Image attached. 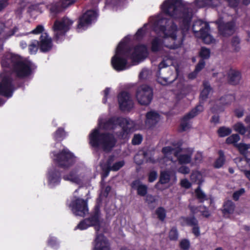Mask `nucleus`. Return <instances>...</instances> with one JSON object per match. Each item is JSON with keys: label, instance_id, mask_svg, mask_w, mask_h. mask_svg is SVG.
<instances>
[{"label": "nucleus", "instance_id": "f257e3e1", "mask_svg": "<svg viewBox=\"0 0 250 250\" xmlns=\"http://www.w3.org/2000/svg\"><path fill=\"white\" fill-rule=\"evenodd\" d=\"M182 5V0H166L161 7L162 12L166 15L180 20L181 35L178 40L177 36L178 28L173 21L170 22V25L167 27L165 25H160L159 28V30L163 33L165 38H170L174 41L172 44L167 45L170 49H177L182 45L186 32L190 27L193 17L192 10L185 7L179 10L178 7Z\"/></svg>", "mask_w": 250, "mask_h": 250}, {"label": "nucleus", "instance_id": "f03ea898", "mask_svg": "<svg viewBox=\"0 0 250 250\" xmlns=\"http://www.w3.org/2000/svg\"><path fill=\"white\" fill-rule=\"evenodd\" d=\"M3 68L1 73L12 75L15 74L19 78L23 79L29 77L32 72L31 62L23 61L21 56L10 53H5L1 60Z\"/></svg>", "mask_w": 250, "mask_h": 250}, {"label": "nucleus", "instance_id": "7ed1b4c3", "mask_svg": "<svg viewBox=\"0 0 250 250\" xmlns=\"http://www.w3.org/2000/svg\"><path fill=\"white\" fill-rule=\"evenodd\" d=\"M116 143L114 134L109 132H101L99 129L95 128L89 134V144L95 149L101 147L104 151L110 152Z\"/></svg>", "mask_w": 250, "mask_h": 250}, {"label": "nucleus", "instance_id": "20e7f679", "mask_svg": "<svg viewBox=\"0 0 250 250\" xmlns=\"http://www.w3.org/2000/svg\"><path fill=\"white\" fill-rule=\"evenodd\" d=\"M131 47L121 41L116 48L115 54L112 57L111 63L117 71H121L127 68V60L129 58Z\"/></svg>", "mask_w": 250, "mask_h": 250}, {"label": "nucleus", "instance_id": "39448f33", "mask_svg": "<svg viewBox=\"0 0 250 250\" xmlns=\"http://www.w3.org/2000/svg\"><path fill=\"white\" fill-rule=\"evenodd\" d=\"M212 88L208 83H204V88L201 91L199 98V104L197 105L188 113L186 114L181 120L180 126L182 131H186L187 129L190 127V125L189 123V120L204 110L203 104L208 98V95Z\"/></svg>", "mask_w": 250, "mask_h": 250}, {"label": "nucleus", "instance_id": "423d86ee", "mask_svg": "<svg viewBox=\"0 0 250 250\" xmlns=\"http://www.w3.org/2000/svg\"><path fill=\"white\" fill-rule=\"evenodd\" d=\"M74 23V21L66 16L60 20H56L54 22L52 29L54 32V38L56 42H61L64 38Z\"/></svg>", "mask_w": 250, "mask_h": 250}, {"label": "nucleus", "instance_id": "0eeeda50", "mask_svg": "<svg viewBox=\"0 0 250 250\" xmlns=\"http://www.w3.org/2000/svg\"><path fill=\"white\" fill-rule=\"evenodd\" d=\"M54 161L58 167L68 168L75 163V156L68 148L65 147L58 153L53 152Z\"/></svg>", "mask_w": 250, "mask_h": 250}, {"label": "nucleus", "instance_id": "6e6552de", "mask_svg": "<svg viewBox=\"0 0 250 250\" xmlns=\"http://www.w3.org/2000/svg\"><path fill=\"white\" fill-rule=\"evenodd\" d=\"M15 90L12 76L5 73L0 74V95L7 98L12 96Z\"/></svg>", "mask_w": 250, "mask_h": 250}, {"label": "nucleus", "instance_id": "1a4fd4ad", "mask_svg": "<svg viewBox=\"0 0 250 250\" xmlns=\"http://www.w3.org/2000/svg\"><path fill=\"white\" fill-rule=\"evenodd\" d=\"M153 95L152 89L146 84L140 86L136 93V97L138 103L144 105H147L151 103Z\"/></svg>", "mask_w": 250, "mask_h": 250}, {"label": "nucleus", "instance_id": "9d476101", "mask_svg": "<svg viewBox=\"0 0 250 250\" xmlns=\"http://www.w3.org/2000/svg\"><path fill=\"white\" fill-rule=\"evenodd\" d=\"M72 211L76 216H84L88 211L87 202L83 199L77 198L72 201L69 205Z\"/></svg>", "mask_w": 250, "mask_h": 250}, {"label": "nucleus", "instance_id": "9b49d317", "mask_svg": "<svg viewBox=\"0 0 250 250\" xmlns=\"http://www.w3.org/2000/svg\"><path fill=\"white\" fill-rule=\"evenodd\" d=\"M119 106L122 111H129L134 105L130 94L125 91H121L117 96Z\"/></svg>", "mask_w": 250, "mask_h": 250}, {"label": "nucleus", "instance_id": "f8f14e48", "mask_svg": "<svg viewBox=\"0 0 250 250\" xmlns=\"http://www.w3.org/2000/svg\"><path fill=\"white\" fill-rule=\"evenodd\" d=\"M147 54V49L146 46L144 44H139L134 46L133 51L131 47L129 58L133 62H139L145 58Z\"/></svg>", "mask_w": 250, "mask_h": 250}, {"label": "nucleus", "instance_id": "ddd939ff", "mask_svg": "<svg viewBox=\"0 0 250 250\" xmlns=\"http://www.w3.org/2000/svg\"><path fill=\"white\" fill-rule=\"evenodd\" d=\"M97 13L94 10H88L81 16L80 17L78 20L77 28H82L89 24H90L92 21L96 19Z\"/></svg>", "mask_w": 250, "mask_h": 250}, {"label": "nucleus", "instance_id": "4468645a", "mask_svg": "<svg viewBox=\"0 0 250 250\" xmlns=\"http://www.w3.org/2000/svg\"><path fill=\"white\" fill-rule=\"evenodd\" d=\"M218 31L224 37H229L234 34L235 31V23L234 21L222 22L218 25Z\"/></svg>", "mask_w": 250, "mask_h": 250}, {"label": "nucleus", "instance_id": "2eb2a0df", "mask_svg": "<svg viewBox=\"0 0 250 250\" xmlns=\"http://www.w3.org/2000/svg\"><path fill=\"white\" fill-rule=\"evenodd\" d=\"M39 49L42 53H46L50 51L53 47L52 39L49 37L46 33L41 34L40 37V41H38Z\"/></svg>", "mask_w": 250, "mask_h": 250}, {"label": "nucleus", "instance_id": "dca6fc26", "mask_svg": "<svg viewBox=\"0 0 250 250\" xmlns=\"http://www.w3.org/2000/svg\"><path fill=\"white\" fill-rule=\"evenodd\" d=\"M126 123V118L122 117L113 116L104 123L103 128L106 130L115 129L117 125H122Z\"/></svg>", "mask_w": 250, "mask_h": 250}, {"label": "nucleus", "instance_id": "f3484780", "mask_svg": "<svg viewBox=\"0 0 250 250\" xmlns=\"http://www.w3.org/2000/svg\"><path fill=\"white\" fill-rule=\"evenodd\" d=\"M101 211L100 207L97 205L94 207L93 211L90 214V216L85 218L87 222L91 226L98 227L100 226Z\"/></svg>", "mask_w": 250, "mask_h": 250}, {"label": "nucleus", "instance_id": "a211bd4d", "mask_svg": "<svg viewBox=\"0 0 250 250\" xmlns=\"http://www.w3.org/2000/svg\"><path fill=\"white\" fill-rule=\"evenodd\" d=\"M95 242V244L93 250H110L108 241L104 234H98Z\"/></svg>", "mask_w": 250, "mask_h": 250}, {"label": "nucleus", "instance_id": "6ab92c4d", "mask_svg": "<svg viewBox=\"0 0 250 250\" xmlns=\"http://www.w3.org/2000/svg\"><path fill=\"white\" fill-rule=\"evenodd\" d=\"M131 188L136 190L138 195L144 197L147 195L148 187L146 185L143 184L142 182L139 180H135L130 184Z\"/></svg>", "mask_w": 250, "mask_h": 250}, {"label": "nucleus", "instance_id": "aec40b11", "mask_svg": "<svg viewBox=\"0 0 250 250\" xmlns=\"http://www.w3.org/2000/svg\"><path fill=\"white\" fill-rule=\"evenodd\" d=\"M47 178L49 185L53 186L59 185L62 179L61 172L55 168L50 169L48 171Z\"/></svg>", "mask_w": 250, "mask_h": 250}, {"label": "nucleus", "instance_id": "412c9836", "mask_svg": "<svg viewBox=\"0 0 250 250\" xmlns=\"http://www.w3.org/2000/svg\"><path fill=\"white\" fill-rule=\"evenodd\" d=\"M146 124L149 127L155 126L160 119V115L156 111H150L146 115Z\"/></svg>", "mask_w": 250, "mask_h": 250}, {"label": "nucleus", "instance_id": "4be33fe9", "mask_svg": "<svg viewBox=\"0 0 250 250\" xmlns=\"http://www.w3.org/2000/svg\"><path fill=\"white\" fill-rule=\"evenodd\" d=\"M52 18H56L57 15L63 11L64 9L60 1L53 2L46 5Z\"/></svg>", "mask_w": 250, "mask_h": 250}, {"label": "nucleus", "instance_id": "5701e85b", "mask_svg": "<svg viewBox=\"0 0 250 250\" xmlns=\"http://www.w3.org/2000/svg\"><path fill=\"white\" fill-rule=\"evenodd\" d=\"M126 123H124L122 125H119L122 127V130L117 133L118 137L124 139L130 131L134 126V122L129 119L126 118Z\"/></svg>", "mask_w": 250, "mask_h": 250}, {"label": "nucleus", "instance_id": "b1692460", "mask_svg": "<svg viewBox=\"0 0 250 250\" xmlns=\"http://www.w3.org/2000/svg\"><path fill=\"white\" fill-rule=\"evenodd\" d=\"M241 79V73L238 70L231 69L228 73V82L231 85L238 84Z\"/></svg>", "mask_w": 250, "mask_h": 250}, {"label": "nucleus", "instance_id": "393cba45", "mask_svg": "<svg viewBox=\"0 0 250 250\" xmlns=\"http://www.w3.org/2000/svg\"><path fill=\"white\" fill-rule=\"evenodd\" d=\"M179 220L180 224L182 226H188L192 227L198 223V221L194 215L188 217L181 216Z\"/></svg>", "mask_w": 250, "mask_h": 250}, {"label": "nucleus", "instance_id": "a878e982", "mask_svg": "<svg viewBox=\"0 0 250 250\" xmlns=\"http://www.w3.org/2000/svg\"><path fill=\"white\" fill-rule=\"evenodd\" d=\"M78 173L77 169H73L68 174L63 175L62 178L65 181H70L76 184H79L81 182V179Z\"/></svg>", "mask_w": 250, "mask_h": 250}, {"label": "nucleus", "instance_id": "bb28decb", "mask_svg": "<svg viewBox=\"0 0 250 250\" xmlns=\"http://www.w3.org/2000/svg\"><path fill=\"white\" fill-rule=\"evenodd\" d=\"M168 66L166 62L165 61H162L158 65V70L156 73L157 78V82L163 85H166L167 84V79L166 78H163L161 76V70L162 68H166Z\"/></svg>", "mask_w": 250, "mask_h": 250}, {"label": "nucleus", "instance_id": "cd10ccee", "mask_svg": "<svg viewBox=\"0 0 250 250\" xmlns=\"http://www.w3.org/2000/svg\"><path fill=\"white\" fill-rule=\"evenodd\" d=\"M235 208V204L231 200H227L224 203L222 213L224 215L232 214L233 213Z\"/></svg>", "mask_w": 250, "mask_h": 250}, {"label": "nucleus", "instance_id": "c85d7f7f", "mask_svg": "<svg viewBox=\"0 0 250 250\" xmlns=\"http://www.w3.org/2000/svg\"><path fill=\"white\" fill-rule=\"evenodd\" d=\"M170 180V174L166 171H162L160 173L159 181L156 184V188L162 190L159 186L161 185L166 184L169 183Z\"/></svg>", "mask_w": 250, "mask_h": 250}, {"label": "nucleus", "instance_id": "c756f323", "mask_svg": "<svg viewBox=\"0 0 250 250\" xmlns=\"http://www.w3.org/2000/svg\"><path fill=\"white\" fill-rule=\"evenodd\" d=\"M218 0H195L197 6L200 8L206 7H215L217 6Z\"/></svg>", "mask_w": 250, "mask_h": 250}, {"label": "nucleus", "instance_id": "7c9ffc66", "mask_svg": "<svg viewBox=\"0 0 250 250\" xmlns=\"http://www.w3.org/2000/svg\"><path fill=\"white\" fill-rule=\"evenodd\" d=\"M219 157L216 159L213 163V167L215 168L222 167L226 162L225 156L224 151L219 150L218 152Z\"/></svg>", "mask_w": 250, "mask_h": 250}, {"label": "nucleus", "instance_id": "2f4dec72", "mask_svg": "<svg viewBox=\"0 0 250 250\" xmlns=\"http://www.w3.org/2000/svg\"><path fill=\"white\" fill-rule=\"evenodd\" d=\"M162 45V41L159 37H154L151 42V50L153 52L159 51Z\"/></svg>", "mask_w": 250, "mask_h": 250}, {"label": "nucleus", "instance_id": "473e14b6", "mask_svg": "<svg viewBox=\"0 0 250 250\" xmlns=\"http://www.w3.org/2000/svg\"><path fill=\"white\" fill-rule=\"evenodd\" d=\"M113 161V157L110 156L106 161V163L104 167H102L103 173L102 174V178L104 179L106 178L109 174V172L112 170L111 168V163Z\"/></svg>", "mask_w": 250, "mask_h": 250}, {"label": "nucleus", "instance_id": "72a5a7b5", "mask_svg": "<svg viewBox=\"0 0 250 250\" xmlns=\"http://www.w3.org/2000/svg\"><path fill=\"white\" fill-rule=\"evenodd\" d=\"M66 132L63 127H59L53 134V138L55 141L61 142L62 141L66 136Z\"/></svg>", "mask_w": 250, "mask_h": 250}, {"label": "nucleus", "instance_id": "f704fd0d", "mask_svg": "<svg viewBox=\"0 0 250 250\" xmlns=\"http://www.w3.org/2000/svg\"><path fill=\"white\" fill-rule=\"evenodd\" d=\"M195 193L196 198L199 200V203H203L208 200L206 194L202 190L201 187L199 186L195 190Z\"/></svg>", "mask_w": 250, "mask_h": 250}, {"label": "nucleus", "instance_id": "c9c22d12", "mask_svg": "<svg viewBox=\"0 0 250 250\" xmlns=\"http://www.w3.org/2000/svg\"><path fill=\"white\" fill-rule=\"evenodd\" d=\"M232 132L231 129L225 126L220 127L217 131L219 137L222 138L229 135Z\"/></svg>", "mask_w": 250, "mask_h": 250}, {"label": "nucleus", "instance_id": "e433bc0d", "mask_svg": "<svg viewBox=\"0 0 250 250\" xmlns=\"http://www.w3.org/2000/svg\"><path fill=\"white\" fill-rule=\"evenodd\" d=\"M240 39L238 36H234L231 39V46L233 48V50L234 52H238L240 50Z\"/></svg>", "mask_w": 250, "mask_h": 250}, {"label": "nucleus", "instance_id": "4c0bfd02", "mask_svg": "<svg viewBox=\"0 0 250 250\" xmlns=\"http://www.w3.org/2000/svg\"><path fill=\"white\" fill-rule=\"evenodd\" d=\"M177 160L180 164H189L191 160V155L189 154H181L178 157Z\"/></svg>", "mask_w": 250, "mask_h": 250}, {"label": "nucleus", "instance_id": "58836bf2", "mask_svg": "<svg viewBox=\"0 0 250 250\" xmlns=\"http://www.w3.org/2000/svg\"><path fill=\"white\" fill-rule=\"evenodd\" d=\"M199 55L201 58L200 60H205L208 59L210 56V51L209 49L205 47H202L199 52Z\"/></svg>", "mask_w": 250, "mask_h": 250}, {"label": "nucleus", "instance_id": "ea45409f", "mask_svg": "<svg viewBox=\"0 0 250 250\" xmlns=\"http://www.w3.org/2000/svg\"><path fill=\"white\" fill-rule=\"evenodd\" d=\"M240 139L239 135L237 134H233L228 137L226 140V143L228 145L234 144L235 146H237L236 144Z\"/></svg>", "mask_w": 250, "mask_h": 250}, {"label": "nucleus", "instance_id": "a19ab883", "mask_svg": "<svg viewBox=\"0 0 250 250\" xmlns=\"http://www.w3.org/2000/svg\"><path fill=\"white\" fill-rule=\"evenodd\" d=\"M155 213L159 220L161 221L165 220L166 217V211L163 207L158 208L155 211Z\"/></svg>", "mask_w": 250, "mask_h": 250}, {"label": "nucleus", "instance_id": "79ce46f5", "mask_svg": "<svg viewBox=\"0 0 250 250\" xmlns=\"http://www.w3.org/2000/svg\"><path fill=\"white\" fill-rule=\"evenodd\" d=\"M38 49H39V44L38 41H32L28 46V50L29 53L31 54H36Z\"/></svg>", "mask_w": 250, "mask_h": 250}, {"label": "nucleus", "instance_id": "37998d69", "mask_svg": "<svg viewBox=\"0 0 250 250\" xmlns=\"http://www.w3.org/2000/svg\"><path fill=\"white\" fill-rule=\"evenodd\" d=\"M233 129L235 131L242 135L245 134L247 132L246 128L241 122H238L235 124L233 126Z\"/></svg>", "mask_w": 250, "mask_h": 250}, {"label": "nucleus", "instance_id": "c03bdc74", "mask_svg": "<svg viewBox=\"0 0 250 250\" xmlns=\"http://www.w3.org/2000/svg\"><path fill=\"white\" fill-rule=\"evenodd\" d=\"M209 30V25L208 23L205 24L204 27H202L199 31L200 38L201 39L207 38V36L209 37L208 31Z\"/></svg>", "mask_w": 250, "mask_h": 250}, {"label": "nucleus", "instance_id": "a18cd8bd", "mask_svg": "<svg viewBox=\"0 0 250 250\" xmlns=\"http://www.w3.org/2000/svg\"><path fill=\"white\" fill-rule=\"evenodd\" d=\"M190 178L193 182L197 183L200 186L203 182L202 175L199 172L192 173Z\"/></svg>", "mask_w": 250, "mask_h": 250}, {"label": "nucleus", "instance_id": "49530a36", "mask_svg": "<svg viewBox=\"0 0 250 250\" xmlns=\"http://www.w3.org/2000/svg\"><path fill=\"white\" fill-rule=\"evenodd\" d=\"M237 147L241 154L245 155L247 153L248 150L250 149V144L240 143L237 145Z\"/></svg>", "mask_w": 250, "mask_h": 250}, {"label": "nucleus", "instance_id": "de8ad7c7", "mask_svg": "<svg viewBox=\"0 0 250 250\" xmlns=\"http://www.w3.org/2000/svg\"><path fill=\"white\" fill-rule=\"evenodd\" d=\"M234 99V97L230 94L225 95L221 97L219 99L220 104L223 105H227L230 104L231 101Z\"/></svg>", "mask_w": 250, "mask_h": 250}, {"label": "nucleus", "instance_id": "09e8293b", "mask_svg": "<svg viewBox=\"0 0 250 250\" xmlns=\"http://www.w3.org/2000/svg\"><path fill=\"white\" fill-rule=\"evenodd\" d=\"M169 238L172 241H176L178 238V232L176 227H173L169 232Z\"/></svg>", "mask_w": 250, "mask_h": 250}, {"label": "nucleus", "instance_id": "8fccbe9b", "mask_svg": "<svg viewBox=\"0 0 250 250\" xmlns=\"http://www.w3.org/2000/svg\"><path fill=\"white\" fill-rule=\"evenodd\" d=\"M124 1V0H106L105 5L114 8L120 5Z\"/></svg>", "mask_w": 250, "mask_h": 250}, {"label": "nucleus", "instance_id": "3c124183", "mask_svg": "<svg viewBox=\"0 0 250 250\" xmlns=\"http://www.w3.org/2000/svg\"><path fill=\"white\" fill-rule=\"evenodd\" d=\"M44 30V27L42 25L39 24L37 25V27L30 32L28 33L23 34L22 35H26L28 34H33L35 35H38L40 34H42V33H44L43 32Z\"/></svg>", "mask_w": 250, "mask_h": 250}, {"label": "nucleus", "instance_id": "603ef678", "mask_svg": "<svg viewBox=\"0 0 250 250\" xmlns=\"http://www.w3.org/2000/svg\"><path fill=\"white\" fill-rule=\"evenodd\" d=\"M146 34V30L143 28H139L136 33L134 38L137 41H141Z\"/></svg>", "mask_w": 250, "mask_h": 250}, {"label": "nucleus", "instance_id": "864d4df0", "mask_svg": "<svg viewBox=\"0 0 250 250\" xmlns=\"http://www.w3.org/2000/svg\"><path fill=\"white\" fill-rule=\"evenodd\" d=\"M91 227L90 224L86 220L85 218L81 221L77 226L75 229L80 230H84L87 229L88 227Z\"/></svg>", "mask_w": 250, "mask_h": 250}, {"label": "nucleus", "instance_id": "5fc2aeb1", "mask_svg": "<svg viewBox=\"0 0 250 250\" xmlns=\"http://www.w3.org/2000/svg\"><path fill=\"white\" fill-rule=\"evenodd\" d=\"M179 247L182 250H188L190 248V242L188 239H183L179 243Z\"/></svg>", "mask_w": 250, "mask_h": 250}, {"label": "nucleus", "instance_id": "6e6d98bb", "mask_svg": "<svg viewBox=\"0 0 250 250\" xmlns=\"http://www.w3.org/2000/svg\"><path fill=\"white\" fill-rule=\"evenodd\" d=\"M143 141V137L140 134H134L131 143L133 145H139L141 144Z\"/></svg>", "mask_w": 250, "mask_h": 250}, {"label": "nucleus", "instance_id": "4d7b16f0", "mask_svg": "<svg viewBox=\"0 0 250 250\" xmlns=\"http://www.w3.org/2000/svg\"><path fill=\"white\" fill-rule=\"evenodd\" d=\"M245 192V190L244 188H241L239 189L234 192L232 195L233 199L237 201L239 199V198L242 196Z\"/></svg>", "mask_w": 250, "mask_h": 250}, {"label": "nucleus", "instance_id": "13d9d810", "mask_svg": "<svg viewBox=\"0 0 250 250\" xmlns=\"http://www.w3.org/2000/svg\"><path fill=\"white\" fill-rule=\"evenodd\" d=\"M158 177V173L155 170H151L148 174V181L152 183L155 181Z\"/></svg>", "mask_w": 250, "mask_h": 250}, {"label": "nucleus", "instance_id": "bf43d9fd", "mask_svg": "<svg viewBox=\"0 0 250 250\" xmlns=\"http://www.w3.org/2000/svg\"><path fill=\"white\" fill-rule=\"evenodd\" d=\"M124 165L125 162L124 161H119L114 163L113 166L111 167V168L112 171H117L122 167Z\"/></svg>", "mask_w": 250, "mask_h": 250}, {"label": "nucleus", "instance_id": "052dcab7", "mask_svg": "<svg viewBox=\"0 0 250 250\" xmlns=\"http://www.w3.org/2000/svg\"><path fill=\"white\" fill-rule=\"evenodd\" d=\"M157 201L155 196L151 194H147L146 195V202L147 203L148 205L155 203Z\"/></svg>", "mask_w": 250, "mask_h": 250}, {"label": "nucleus", "instance_id": "680f3d73", "mask_svg": "<svg viewBox=\"0 0 250 250\" xmlns=\"http://www.w3.org/2000/svg\"><path fill=\"white\" fill-rule=\"evenodd\" d=\"M76 1V0H61L60 2L64 9L74 3Z\"/></svg>", "mask_w": 250, "mask_h": 250}, {"label": "nucleus", "instance_id": "e2e57ef3", "mask_svg": "<svg viewBox=\"0 0 250 250\" xmlns=\"http://www.w3.org/2000/svg\"><path fill=\"white\" fill-rule=\"evenodd\" d=\"M180 185L182 187L188 189L191 187V184L187 179H182L180 181Z\"/></svg>", "mask_w": 250, "mask_h": 250}, {"label": "nucleus", "instance_id": "0e129e2a", "mask_svg": "<svg viewBox=\"0 0 250 250\" xmlns=\"http://www.w3.org/2000/svg\"><path fill=\"white\" fill-rule=\"evenodd\" d=\"M206 63L204 60H200L198 63L197 64V65L195 66V70H196V71L200 72L201 70H202L205 66Z\"/></svg>", "mask_w": 250, "mask_h": 250}, {"label": "nucleus", "instance_id": "69168bd1", "mask_svg": "<svg viewBox=\"0 0 250 250\" xmlns=\"http://www.w3.org/2000/svg\"><path fill=\"white\" fill-rule=\"evenodd\" d=\"M174 150V148L171 146H167L164 147L162 148V152L164 155L171 154Z\"/></svg>", "mask_w": 250, "mask_h": 250}, {"label": "nucleus", "instance_id": "338daca9", "mask_svg": "<svg viewBox=\"0 0 250 250\" xmlns=\"http://www.w3.org/2000/svg\"><path fill=\"white\" fill-rule=\"evenodd\" d=\"M232 8H236L239 5L240 0H225Z\"/></svg>", "mask_w": 250, "mask_h": 250}, {"label": "nucleus", "instance_id": "774afa93", "mask_svg": "<svg viewBox=\"0 0 250 250\" xmlns=\"http://www.w3.org/2000/svg\"><path fill=\"white\" fill-rule=\"evenodd\" d=\"M192 232L196 237L200 235V227L198 223L192 227Z\"/></svg>", "mask_w": 250, "mask_h": 250}]
</instances>
